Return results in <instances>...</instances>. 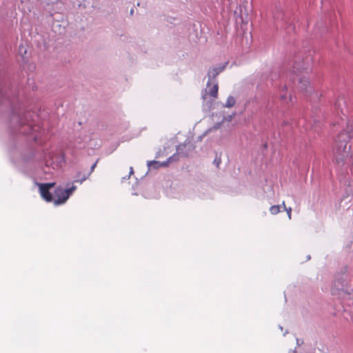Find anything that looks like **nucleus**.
Segmentation results:
<instances>
[{
	"mask_svg": "<svg viewBox=\"0 0 353 353\" xmlns=\"http://www.w3.org/2000/svg\"><path fill=\"white\" fill-rule=\"evenodd\" d=\"M350 134L347 132H340L334 141L333 161L339 168L349 166L352 163L351 146L347 145Z\"/></svg>",
	"mask_w": 353,
	"mask_h": 353,
	"instance_id": "nucleus-1",
	"label": "nucleus"
},
{
	"mask_svg": "<svg viewBox=\"0 0 353 353\" xmlns=\"http://www.w3.org/2000/svg\"><path fill=\"white\" fill-rule=\"evenodd\" d=\"M293 72H294L295 77L294 81L297 80L299 81V87L301 90L307 89V85L309 84L308 79L305 76H300V74L303 72L304 70H307L306 68H302L296 65H294Z\"/></svg>",
	"mask_w": 353,
	"mask_h": 353,
	"instance_id": "nucleus-2",
	"label": "nucleus"
},
{
	"mask_svg": "<svg viewBox=\"0 0 353 353\" xmlns=\"http://www.w3.org/2000/svg\"><path fill=\"white\" fill-rule=\"evenodd\" d=\"M35 184L39 188V192L42 198L46 200L47 202L52 201L53 198L52 195L50 194V189L52 188L55 183H39L36 182Z\"/></svg>",
	"mask_w": 353,
	"mask_h": 353,
	"instance_id": "nucleus-3",
	"label": "nucleus"
},
{
	"mask_svg": "<svg viewBox=\"0 0 353 353\" xmlns=\"http://www.w3.org/2000/svg\"><path fill=\"white\" fill-rule=\"evenodd\" d=\"M228 63L225 62L216 67H212L208 71V81L206 86L208 88L211 85V82L217 81L216 79V76L224 70Z\"/></svg>",
	"mask_w": 353,
	"mask_h": 353,
	"instance_id": "nucleus-4",
	"label": "nucleus"
},
{
	"mask_svg": "<svg viewBox=\"0 0 353 353\" xmlns=\"http://www.w3.org/2000/svg\"><path fill=\"white\" fill-rule=\"evenodd\" d=\"M54 194L55 198L52 199V202L54 205L63 204L68 200V199H65V190L61 188V187H58L56 188Z\"/></svg>",
	"mask_w": 353,
	"mask_h": 353,
	"instance_id": "nucleus-5",
	"label": "nucleus"
},
{
	"mask_svg": "<svg viewBox=\"0 0 353 353\" xmlns=\"http://www.w3.org/2000/svg\"><path fill=\"white\" fill-rule=\"evenodd\" d=\"M218 90H219V85L218 81L211 82V85L205 90V93L203 94L202 97L203 99H205L206 94H209L210 97H213L214 99L217 98L218 96Z\"/></svg>",
	"mask_w": 353,
	"mask_h": 353,
	"instance_id": "nucleus-6",
	"label": "nucleus"
},
{
	"mask_svg": "<svg viewBox=\"0 0 353 353\" xmlns=\"http://www.w3.org/2000/svg\"><path fill=\"white\" fill-rule=\"evenodd\" d=\"M174 157V155L169 157L166 161H163L161 163H160L159 161H148L147 165L149 168H152L154 169H157L161 166L165 167L169 164L170 162H171L172 161Z\"/></svg>",
	"mask_w": 353,
	"mask_h": 353,
	"instance_id": "nucleus-7",
	"label": "nucleus"
},
{
	"mask_svg": "<svg viewBox=\"0 0 353 353\" xmlns=\"http://www.w3.org/2000/svg\"><path fill=\"white\" fill-rule=\"evenodd\" d=\"M67 188L65 190V199H69V197L72 194V193L77 190V186L74 185V182L71 183H68Z\"/></svg>",
	"mask_w": 353,
	"mask_h": 353,
	"instance_id": "nucleus-8",
	"label": "nucleus"
},
{
	"mask_svg": "<svg viewBox=\"0 0 353 353\" xmlns=\"http://www.w3.org/2000/svg\"><path fill=\"white\" fill-rule=\"evenodd\" d=\"M236 103L235 99L232 96H229L226 100L225 104L224 105L226 108H232Z\"/></svg>",
	"mask_w": 353,
	"mask_h": 353,
	"instance_id": "nucleus-9",
	"label": "nucleus"
},
{
	"mask_svg": "<svg viewBox=\"0 0 353 353\" xmlns=\"http://www.w3.org/2000/svg\"><path fill=\"white\" fill-rule=\"evenodd\" d=\"M281 207H283L282 205H272L270 207V211L272 214H276L280 212V209Z\"/></svg>",
	"mask_w": 353,
	"mask_h": 353,
	"instance_id": "nucleus-10",
	"label": "nucleus"
},
{
	"mask_svg": "<svg viewBox=\"0 0 353 353\" xmlns=\"http://www.w3.org/2000/svg\"><path fill=\"white\" fill-rule=\"evenodd\" d=\"M338 294L340 297L343 298V299H347L350 298V294H347L343 289H339Z\"/></svg>",
	"mask_w": 353,
	"mask_h": 353,
	"instance_id": "nucleus-11",
	"label": "nucleus"
},
{
	"mask_svg": "<svg viewBox=\"0 0 353 353\" xmlns=\"http://www.w3.org/2000/svg\"><path fill=\"white\" fill-rule=\"evenodd\" d=\"M79 176H80V172H79L78 175L76 176L77 179L73 181L74 183L77 182V183H79L81 184L85 180L87 179V178L88 177L89 175L88 174V175L83 174L82 176V177L79 179Z\"/></svg>",
	"mask_w": 353,
	"mask_h": 353,
	"instance_id": "nucleus-12",
	"label": "nucleus"
},
{
	"mask_svg": "<svg viewBox=\"0 0 353 353\" xmlns=\"http://www.w3.org/2000/svg\"><path fill=\"white\" fill-rule=\"evenodd\" d=\"M282 206L284 208V210L287 212L288 216L289 219H291L292 208H285V202L284 201L282 203Z\"/></svg>",
	"mask_w": 353,
	"mask_h": 353,
	"instance_id": "nucleus-13",
	"label": "nucleus"
},
{
	"mask_svg": "<svg viewBox=\"0 0 353 353\" xmlns=\"http://www.w3.org/2000/svg\"><path fill=\"white\" fill-rule=\"evenodd\" d=\"M287 92V88L286 86H283V88H282V90H281V94H280V97L282 100H286L287 99V96L285 95L283 92Z\"/></svg>",
	"mask_w": 353,
	"mask_h": 353,
	"instance_id": "nucleus-14",
	"label": "nucleus"
},
{
	"mask_svg": "<svg viewBox=\"0 0 353 353\" xmlns=\"http://www.w3.org/2000/svg\"><path fill=\"white\" fill-rule=\"evenodd\" d=\"M23 50V53L26 54V50L24 48L23 46H20V47H19V52H20L21 54H22ZM21 57L23 58V54H21Z\"/></svg>",
	"mask_w": 353,
	"mask_h": 353,
	"instance_id": "nucleus-15",
	"label": "nucleus"
},
{
	"mask_svg": "<svg viewBox=\"0 0 353 353\" xmlns=\"http://www.w3.org/2000/svg\"><path fill=\"white\" fill-rule=\"evenodd\" d=\"M96 165H97V162H95L90 168V171L88 174V175H90L94 170L95 167H96Z\"/></svg>",
	"mask_w": 353,
	"mask_h": 353,
	"instance_id": "nucleus-16",
	"label": "nucleus"
},
{
	"mask_svg": "<svg viewBox=\"0 0 353 353\" xmlns=\"http://www.w3.org/2000/svg\"><path fill=\"white\" fill-rule=\"evenodd\" d=\"M303 343V341H301L299 339H296V344L297 345H300Z\"/></svg>",
	"mask_w": 353,
	"mask_h": 353,
	"instance_id": "nucleus-17",
	"label": "nucleus"
},
{
	"mask_svg": "<svg viewBox=\"0 0 353 353\" xmlns=\"http://www.w3.org/2000/svg\"><path fill=\"white\" fill-rule=\"evenodd\" d=\"M133 173V168L131 167L130 168V174H132Z\"/></svg>",
	"mask_w": 353,
	"mask_h": 353,
	"instance_id": "nucleus-18",
	"label": "nucleus"
},
{
	"mask_svg": "<svg viewBox=\"0 0 353 353\" xmlns=\"http://www.w3.org/2000/svg\"><path fill=\"white\" fill-rule=\"evenodd\" d=\"M214 162L216 163V165H219V161H217L216 159L214 160Z\"/></svg>",
	"mask_w": 353,
	"mask_h": 353,
	"instance_id": "nucleus-19",
	"label": "nucleus"
},
{
	"mask_svg": "<svg viewBox=\"0 0 353 353\" xmlns=\"http://www.w3.org/2000/svg\"><path fill=\"white\" fill-rule=\"evenodd\" d=\"M289 353H296V350H293L290 351Z\"/></svg>",
	"mask_w": 353,
	"mask_h": 353,
	"instance_id": "nucleus-20",
	"label": "nucleus"
},
{
	"mask_svg": "<svg viewBox=\"0 0 353 353\" xmlns=\"http://www.w3.org/2000/svg\"><path fill=\"white\" fill-rule=\"evenodd\" d=\"M231 119H232V116H230V118H229L228 121H230V120H231Z\"/></svg>",
	"mask_w": 353,
	"mask_h": 353,
	"instance_id": "nucleus-21",
	"label": "nucleus"
},
{
	"mask_svg": "<svg viewBox=\"0 0 353 353\" xmlns=\"http://www.w3.org/2000/svg\"><path fill=\"white\" fill-rule=\"evenodd\" d=\"M130 13H131V14H132V13H133V10H131Z\"/></svg>",
	"mask_w": 353,
	"mask_h": 353,
	"instance_id": "nucleus-22",
	"label": "nucleus"
},
{
	"mask_svg": "<svg viewBox=\"0 0 353 353\" xmlns=\"http://www.w3.org/2000/svg\"><path fill=\"white\" fill-rule=\"evenodd\" d=\"M279 328L282 330L283 327L281 326H279Z\"/></svg>",
	"mask_w": 353,
	"mask_h": 353,
	"instance_id": "nucleus-23",
	"label": "nucleus"
}]
</instances>
